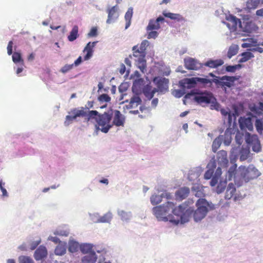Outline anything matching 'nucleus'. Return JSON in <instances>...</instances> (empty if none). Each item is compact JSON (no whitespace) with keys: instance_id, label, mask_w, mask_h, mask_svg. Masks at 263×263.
<instances>
[{"instance_id":"2eb2a0df","label":"nucleus","mask_w":263,"mask_h":263,"mask_svg":"<svg viewBox=\"0 0 263 263\" xmlns=\"http://www.w3.org/2000/svg\"><path fill=\"white\" fill-rule=\"evenodd\" d=\"M97 42L88 43L83 50L84 53H86L84 57L85 61L88 60L93 55V48L95 46Z\"/></svg>"},{"instance_id":"ddd939ff","label":"nucleus","mask_w":263,"mask_h":263,"mask_svg":"<svg viewBox=\"0 0 263 263\" xmlns=\"http://www.w3.org/2000/svg\"><path fill=\"white\" fill-rule=\"evenodd\" d=\"M108 18L106 21L107 24H110L119 17L118 6L116 5L108 9Z\"/></svg>"},{"instance_id":"a878e982","label":"nucleus","mask_w":263,"mask_h":263,"mask_svg":"<svg viewBox=\"0 0 263 263\" xmlns=\"http://www.w3.org/2000/svg\"><path fill=\"white\" fill-rule=\"evenodd\" d=\"M236 189L234 185L232 183H229L226 190L225 198L230 199L234 195Z\"/></svg>"},{"instance_id":"aec40b11","label":"nucleus","mask_w":263,"mask_h":263,"mask_svg":"<svg viewBox=\"0 0 263 263\" xmlns=\"http://www.w3.org/2000/svg\"><path fill=\"white\" fill-rule=\"evenodd\" d=\"M157 91L158 90L156 88L152 89V87L149 85H146L143 89V93L149 100H151L154 97Z\"/></svg>"},{"instance_id":"72a5a7b5","label":"nucleus","mask_w":263,"mask_h":263,"mask_svg":"<svg viewBox=\"0 0 263 263\" xmlns=\"http://www.w3.org/2000/svg\"><path fill=\"white\" fill-rule=\"evenodd\" d=\"M137 66L142 73L146 71V62L145 58L138 59Z\"/></svg>"},{"instance_id":"864d4df0","label":"nucleus","mask_w":263,"mask_h":263,"mask_svg":"<svg viewBox=\"0 0 263 263\" xmlns=\"http://www.w3.org/2000/svg\"><path fill=\"white\" fill-rule=\"evenodd\" d=\"M99 100L101 102H108L110 101V98L107 94H102L99 96Z\"/></svg>"},{"instance_id":"0eeeda50","label":"nucleus","mask_w":263,"mask_h":263,"mask_svg":"<svg viewBox=\"0 0 263 263\" xmlns=\"http://www.w3.org/2000/svg\"><path fill=\"white\" fill-rule=\"evenodd\" d=\"M227 20L228 21L227 26L232 31H236L237 28L239 27L243 31L247 32H251L250 29L247 28V26L249 25L248 24H247L246 27L243 29L240 20L234 15H230L227 17Z\"/></svg>"},{"instance_id":"680f3d73","label":"nucleus","mask_w":263,"mask_h":263,"mask_svg":"<svg viewBox=\"0 0 263 263\" xmlns=\"http://www.w3.org/2000/svg\"><path fill=\"white\" fill-rule=\"evenodd\" d=\"M41 240L34 241L31 242L30 244V249L31 250H34L37 246L40 243Z\"/></svg>"},{"instance_id":"f8f14e48","label":"nucleus","mask_w":263,"mask_h":263,"mask_svg":"<svg viewBox=\"0 0 263 263\" xmlns=\"http://www.w3.org/2000/svg\"><path fill=\"white\" fill-rule=\"evenodd\" d=\"M184 62L185 67L189 70H197L201 67L197 60L192 58L184 59Z\"/></svg>"},{"instance_id":"7c9ffc66","label":"nucleus","mask_w":263,"mask_h":263,"mask_svg":"<svg viewBox=\"0 0 263 263\" xmlns=\"http://www.w3.org/2000/svg\"><path fill=\"white\" fill-rule=\"evenodd\" d=\"M133 51L134 57L138 58V59L145 58L146 52H142L138 45L134 46L133 47Z\"/></svg>"},{"instance_id":"a211bd4d","label":"nucleus","mask_w":263,"mask_h":263,"mask_svg":"<svg viewBox=\"0 0 263 263\" xmlns=\"http://www.w3.org/2000/svg\"><path fill=\"white\" fill-rule=\"evenodd\" d=\"M217 158L220 165L226 166L228 164L227 152L226 151L221 150L218 152L217 155Z\"/></svg>"},{"instance_id":"6e6d98bb","label":"nucleus","mask_w":263,"mask_h":263,"mask_svg":"<svg viewBox=\"0 0 263 263\" xmlns=\"http://www.w3.org/2000/svg\"><path fill=\"white\" fill-rule=\"evenodd\" d=\"M13 42L10 41L9 42L7 46V53L9 55L12 54Z\"/></svg>"},{"instance_id":"39448f33","label":"nucleus","mask_w":263,"mask_h":263,"mask_svg":"<svg viewBox=\"0 0 263 263\" xmlns=\"http://www.w3.org/2000/svg\"><path fill=\"white\" fill-rule=\"evenodd\" d=\"M196 205L197 207V210L194 212L193 210L190 211L189 210L190 212H192L190 214H189V216L191 213H193L194 219L195 221L198 222L205 216L208 211V207L209 204L205 199L200 198L197 200Z\"/></svg>"},{"instance_id":"f704fd0d","label":"nucleus","mask_w":263,"mask_h":263,"mask_svg":"<svg viewBox=\"0 0 263 263\" xmlns=\"http://www.w3.org/2000/svg\"><path fill=\"white\" fill-rule=\"evenodd\" d=\"M241 58L239 60V63L246 62L254 57L253 54L251 52H245L241 54Z\"/></svg>"},{"instance_id":"4d7b16f0","label":"nucleus","mask_w":263,"mask_h":263,"mask_svg":"<svg viewBox=\"0 0 263 263\" xmlns=\"http://www.w3.org/2000/svg\"><path fill=\"white\" fill-rule=\"evenodd\" d=\"M158 36V32L156 31H152L147 34V38L148 39L153 38L155 39Z\"/></svg>"},{"instance_id":"a18cd8bd","label":"nucleus","mask_w":263,"mask_h":263,"mask_svg":"<svg viewBox=\"0 0 263 263\" xmlns=\"http://www.w3.org/2000/svg\"><path fill=\"white\" fill-rule=\"evenodd\" d=\"M227 182L226 181L220 182L216 189V192L218 194H220L224 191L226 189Z\"/></svg>"},{"instance_id":"de8ad7c7","label":"nucleus","mask_w":263,"mask_h":263,"mask_svg":"<svg viewBox=\"0 0 263 263\" xmlns=\"http://www.w3.org/2000/svg\"><path fill=\"white\" fill-rule=\"evenodd\" d=\"M259 3V0H249L247 2V7L249 9H255Z\"/></svg>"},{"instance_id":"bb28decb","label":"nucleus","mask_w":263,"mask_h":263,"mask_svg":"<svg viewBox=\"0 0 263 263\" xmlns=\"http://www.w3.org/2000/svg\"><path fill=\"white\" fill-rule=\"evenodd\" d=\"M190 193V189L188 187H182L179 189L176 195L177 197L179 198L180 199H183L185 198L189 195Z\"/></svg>"},{"instance_id":"dca6fc26","label":"nucleus","mask_w":263,"mask_h":263,"mask_svg":"<svg viewBox=\"0 0 263 263\" xmlns=\"http://www.w3.org/2000/svg\"><path fill=\"white\" fill-rule=\"evenodd\" d=\"M164 18L162 16L158 17L156 20H151L147 26V30H158L160 28V22H163Z\"/></svg>"},{"instance_id":"4468645a","label":"nucleus","mask_w":263,"mask_h":263,"mask_svg":"<svg viewBox=\"0 0 263 263\" xmlns=\"http://www.w3.org/2000/svg\"><path fill=\"white\" fill-rule=\"evenodd\" d=\"M208 170L205 172L204 177L205 179H210L213 176L214 170L216 167V163L213 159L211 160L208 164L206 166Z\"/></svg>"},{"instance_id":"393cba45","label":"nucleus","mask_w":263,"mask_h":263,"mask_svg":"<svg viewBox=\"0 0 263 263\" xmlns=\"http://www.w3.org/2000/svg\"><path fill=\"white\" fill-rule=\"evenodd\" d=\"M224 63L223 61L219 59L216 60H209L204 64V65L210 68H217L220 66H221Z\"/></svg>"},{"instance_id":"c9c22d12","label":"nucleus","mask_w":263,"mask_h":263,"mask_svg":"<svg viewBox=\"0 0 263 263\" xmlns=\"http://www.w3.org/2000/svg\"><path fill=\"white\" fill-rule=\"evenodd\" d=\"M80 246L75 241H71L69 243L68 251L71 253H74L78 251Z\"/></svg>"},{"instance_id":"c03bdc74","label":"nucleus","mask_w":263,"mask_h":263,"mask_svg":"<svg viewBox=\"0 0 263 263\" xmlns=\"http://www.w3.org/2000/svg\"><path fill=\"white\" fill-rule=\"evenodd\" d=\"M111 214L110 213H107L100 217L98 220L100 222H109L111 220Z\"/></svg>"},{"instance_id":"4be33fe9","label":"nucleus","mask_w":263,"mask_h":263,"mask_svg":"<svg viewBox=\"0 0 263 263\" xmlns=\"http://www.w3.org/2000/svg\"><path fill=\"white\" fill-rule=\"evenodd\" d=\"M163 15L167 18H170L171 20L177 21L179 22H184V18L180 14L173 13L171 12H163Z\"/></svg>"},{"instance_id":"8fccbe9b","label":"nucleus","mask_w":263,"mask_h":263,"mask_svg":"<svg viewBox=\"0 0 263 263\" xmlns=\"http://www.w3.org/2000/svg\"><path fill=\"white\" fill-rule=\"evenodd\" d=\"M249 154V149H242L240 152V160L241 161H243L246 160Z\"/></svg>"},{"instance_id":"ea45409f","label":"nucleus","mask_w":263,"mask_h":263,"mask_svg":"<svg viewBox=\"0 0 263 263\" xmlns=\"http://www.w3.org/2000/svg\"><path fill=\"white\" fill-rule=\"evenodd\" d=\"M80 249L83 254H88L90 252H95L92 251V247L89 244H83L80 246Z\"/></svg>"},{"instance_id":"cd10ccee","label":"nucleus","mask_w":263,"mask_h":263,"mask_svg":"<svg viewBox=\"0 0 263 263\" xmlns=\"http://www.w3.org/2000/svg\"><path fill=\"white\" fill-rule=\"evenodd\" d=\"M78 31V26L77 25L74 26L70 32L69 35L67 37L68 41L70 42H72L76 40L79 36Z\"/></svg>"},{"instance_id":"e433bc0d","label":"nucleus","mask_w":263,"mask_h":263,"mask_svg":"<svg viewBox=\"0 0 263 263\" xmlns=\"http://www.w3.org/2000/svg\"><path fill=\"white\" fill-rule=\"evenodd\" d=\"M12 61L15 63H21L22 65H24V60L22 58L21 54L18 52H14L12 54Z\"/></svg>"},{"instance_id":"7ed1b4c3","label":"nucleus","mask_w":263,"mask_h":263,"mask_svg":"<svg viewBox=\"0 0 263 263\" xmlns=\"http://www.w3.org/2000/svg\"><path fill=\"white\" fill-rule=\"evenodd\" d=\"M237 173L246 182L257 178L260 175L259 171L253 165H250L248 167L240 166L238 167Z\"/></svg>"},{"instance_id":"f3484780","label":"nucleus","mask_w":263,"mask_h":263,"mask_svg":"<svg viewBox=\"0 0 263 263\" xmlns=\"http://www.w3.org/2000/svg\"><path fill=\"white\" fill-rule=\"evenodd\" d=\"M47 255V251L45 247L40 246L34 252V258L36 260H40L46 257Z\"/></svg>"},{"instance_id":"4c0bfd02","label":"nucleus","mask_w":263,"mask_h":263,"mask_svg":"<svg viewBox=\"0 0 263 263\" xmlns=\"http://www.w3.org/2000/svg\"><path fill=\"white\" fill-rule=\"evenodd\" d=\"M238 51V47L237 45H233L231 46L228 50L227 56L229 59H231L233 56L236 55Z\"/></svg>"},{"instance_id":"bf43d9fd","label":"nucleus","mask_w":263,"mask_h":263,"mask_svg":"<svg viewBox=\"0 0 263 263\" xmlns=\"http://www.w3.org/2000/svg\"><path fill=\"white\" fill-rule=\"evenodd\" d=\"M97 35V29L96 28H92L88 33V35L89 37L96 36Z\"/></svg>"},{"instance_id":"412c9836","label":"nucleus","mask_w":263,"mask_h":263,"mask_svg":"<svg viewBox=\"0 0 263 263\" xmlns=\"http://www.w3.org/2000/svg\"><path fill=\"white\" fill-rule=\"evenodd\" d=\"M250 110L257 115H260L263 111V103L259 102L257 105L251 104L249 105Z\"/></svg>"},{"instance_id":"473e14b6","label":"nucleus","mask_w":263,"mask_h":263,"mask_svg":"<svg viewBox=\"0 0 263 263\" xmlns=\"http://www.w3.org/2000/svg\"><path fill=\"white\" fill-rule=\"evenodd\" d=\"M141 100L138 96H134L130 99V101L129 103V108H132L135 107H137L140 104Z\"/></svg>"},{"instance_id":"6e6552de","label":"nucleus","mask_w":263,"mask_h":263,"mask_svg":"<svg viewBox=\"0 0 263 263\" xmlns=\"http://www.w3.org/2000/svg\"><path fill=\"white\" fill-rule=\"evenodd\" d=\"M246 141L250 147H252L254 152L258 153L261 151V144L257 135H251L247 133L246 135Z\"/></svg>"},{"instance_id":"20e7f679","label":"nucleus","mask_w":263,"mask_h":263,"mask_svg":"<svg viewBox=\"0 0 263 263\" xmlns=\"http://www.w3.org/2000/svg\"><path fill=\"white\" fill-rule=\"evenodd\" d=\"M112 116H89L88 120L95 118L96 121L95 124L96 132L99 130L104 133H107L111 127V120Z\"/></svg>"},{"instance_id":"13d9d810","label":"nucleus","mask_w":263,"mask_h":263,"mask_svg":"<svg viewBox=\"0 0 263 263\" xmlns=\"http://www.w3.org/2000/svg\"><path fill=\"white\" fill-rule=\"evenodd\" d=\"M218 176H214L212 177L211 181H210V185L212 186H214L217 184L218 181Z\"/></svg>"},{"instance_id":"1a4fd4ad","label":"nucleus","mask_w":263,"mask_h":263,"mask_svg":"<svg viewBox=\"0 0 263 263\" xmlns=\"http://www.w3.org/2000/svg\"><path fill=\"white\" fill-rule=\"evenodd\" d=\"M154 82L156 83L158 88V91L165 92L168 88V79L163 77H156L154 79Z\"/></svg>"},{"instance_id":"49530a36","label":"nucleus","mask_w":263,"mask_h":263,"mask_svg":"<svg viewBox=\"0 0 263 263\" xmlns=\"http://www.w3.org/2000/svg\"><path fill=\"white\" fill-rule=\"evenodd\" d=\"M255 125L258 133L261 134L263 132V122L259 119H257Z\"/></svg>"},{"instance_id":"b1692460","label":"nucleus","mask_w":263,"mask_h":263,"mask_svg":"<svg viewBox=\"0 0 263 263\" xmlns=\"http://www.w3.org/2000/svg\"><path fill=\"white\" fill-rule=\"evenodd\" d=\"M237 165L234 164L232 166L230 167L228 172V178L229 180H231L233 177H234L235 180V182L236 183V178L237 177H240V176H238L237 174L238 170H236Z\"/></svg>"},{"instance_id":"423d86ee","label":"nucleus","mask_w":263,"mask_h":263,"mask_svg":"<svg viewBox=\"0 0 263 263\" xmlns=\"http://www.w3.org/2000/svg\"><path fill=\"white\" fill-rule=\"evenodd\" d=\"M171 211L174 215L176 216L177 217V219H175L173 218V216H172L171 218V220H168V221L175 223V224H178L180 222L181 223L187 222L189 220V214H190L192 212H190L189 210H187L185 212H184V208H183L181 205L175 208L174 206L173 208L171 209Z\"/></svg>"},{"instance_id":"c85d7f7f","label":"nucleus","mask_w":263,"mask_h":263,"mask_svg":"<svg viewBox=\"0 0 263 263\" xmlns=\"http://www.w3.org/2000/svg\"><path fill=\"white\" fill-rule=\"evenodd\" d=\"M66 251V243H59L54 250V253L57 255H63Z\"/></svg>"},{"instance_id":"69168bd1","label":"nucleus","mask_w":263,"mask_h":263,"mask_svg":"<svg viewBox=\"0 0 263 263\" xmlns=\"http://www.w3.org/2000/svg\"><path fill=\"white\" fill-rule=\"evenodd\" d=\"M82 62V57L81 56L79 57V58L74 61L73 66H77L80 65Z\"/></svg>"},{"instance_id":"58836bf2","label":"nucleus","mask_w":263,"mask_h":263,"mask_svg":"<svg viewBox=\"0 0 263 263\" xmlns=\"http://www.w3.org/2000/svg\"><path fill=\"white\" fill-rule=\"evenodd\" d=\"M118 214L123 220L127 221L130 219L132 217L130 212H127L123 210H119Z\"/></svg>"},{"instance_id":"774afa93","label":"nucleus","mask_w":263,"mask_h":263,"mask_svg":"<svg viewBox=\"0 0 263 263\" xmlns=\"http://www.w3.org/2000/svg\"><path fill=\"white\" fill-rule=\"evenodd\" d=\"M125 70H126V67H125V66L123 64H122L121 65V67H120V73L121 74H123L124 73V72H125Z\"/></svg>"},{"instance_id":"5fc2aeb1","label":"nucleus","mask_w":263,"mask_h":263,"mask_svg":"<svg viewBox=\"0 0 263 263\" xmlns=\"http://www.w3.org/2000/svg\"><path fill=\"white\" fill-rule=\"evenodd\" d=\"M78 116H66V119L65 121V124L68 125L72 121L75 120Z\"/></svg>"},{"instance_id":"5701e85b","label":"nucleus","mask_w":263,"mask_h":263,"mask_svg":"<svg viewBox=\"0 0 263 263\" xmlns=\"http://www.w3.org/2000/svg\"><path fill=\"white\" fill-rule=\"evenodd\" d=\"M97 259L95 252H90L82 258V263H95Z\"/></svg>"},{"instance_id":"f03ea898","label":"nucleus","mask_w":263,"mask_h":263,"mask_svg":"<svg viewBox=\"0 0 263 263\" xmlns=\"http://www.w3.org/2000/svg\"><path fill=\"white\" fill-rule=\"evenodd\" d=\"M174 204L172 202H167L162 205L156 206L153 208V212L155 216L159 220L168 221L171 220L172 215H167L173 208Z\"/></svg>"},{"instance_id":"79ce46f5","label":"nucleus","mask_w":263,"mask_h":263,"mask_svg":"<svg viewBox=\"0 0 263 263\" xmlns=\"http://www.w3.org/2000/svg\"><path fill=\"white\" fill-rule=\"evenodd\" d=\"M162 196L158 195H153L151 197V202L153 205H156L162 201Z\"/></svg>"},{"instance_id":"052dcab7","label":"nucleus","mask_w":263,"mask_h":263,"mask_svg":"<svg viewBox=\"0 0 263 263\" xmlns=\"http://www.w3.org/2000/svg\"><path fill=\"white\" fill-rule=\"evenodd\" d=\"M198 82H200L203 84H208L211 83V81L206 78H197Z\"/></svg>"},{"instance_id":"9b49d317","label":"nucleus","mask_w":263,"mask_h":263,"mask_svg":"<svg viewBox=\"0 0 263 263\" xmlns=\"http://www.w3.org/2000/svg\"><path fill=\"white\" fill-rule=\"evenodd\" d=\"M238 121L241 129L245 130H248L249 131H252L253 130V126L250 116L247 118L240 116Z\"/></svg>"},{"instance_id":"09e8293b","label":"nucleus","mask_w":263,"mask_h":263,"mask_svg":"<svg viewBox=\"0 0 263 263\" xmlns=\"http://www.w3.org/2000/svg\"><path fill=\"white\" fill-rule=\"evenodd\" d=\"M18 260L20 263H34L31 258L25 256H21L19 257Z\"/></svg>"},{"instance_id":"2f4dec72","label":"nucleus","mask_w":263,"mask_h":263,"mask_svg":"<svg viewBox=\"0 0 263 263\" xmlns=\"http://www.w3.org/2000/svg\"><path fill=\"white\" fill-rule=\"evenodd\" d=\"M133 8H128L124 16L125 20L126 21L125 29H127L130 25L131 19L133 16Z\"/></svg>"},{"instance_id":"9d476101","label":"nucleus","mask_w":263,"mask_h":263,"mask_svg":"<svg viewBox=\"0 0 263 263\" xmlns=\"http://www.w3.org/2000/svg\"><path fill=\"white\" fill-rule=\"evenodd\" d=\"M236 80L235 77L224 76L219 78V80L214 79V82L219 84L220 86L230 87L233 85L234 81Z\"/></svg>"},{"instance_id":"603ef678","label":"nucleus","mask_w":263,"mask_h":263,"mask_svg":"<svg viewBox=\"0 0 263 263\" xmlns=\"http://www.w3.org/2000/svg\"><path fill=\"white\" fill-rule=\"evenodd\" d=\"M148 41L147 40H144L141 42L139 48L141 50L142 52H145L146 47L148 45Z\"/></svg>"},{"instance_id":"338daca9","label":"nucleus","mask_w":263,"mask_h":263,"mask_svg":"<svg viewBox=\"0 0 263 263\" xmlns=\"http://www.w3.org/2000/svg\"><path fill=\"white\" fill-rule=\"evenodd\" d=\"M126 85V84H122L121 85H120V86L119 87V91L121 92H123L125 91L127 89V88L125 87Z\"/></svg>"},{"instance_id":"6ab92c4d","label":"nucleus","mask_w":263,"mask_h":263,"mask_svg":"<svg viewBox=\"0 0 263 263\" xmlns=\"http://www.w3.org/2000/svg\"><path fill=\"white\" fill-rule=\"evenodd\" d=\"M93 101H88L85 107H81L80 109L74 110V115H87L89 109L93 107Z\"/></svg>"},{"instance_id":"c756f323","label":"nucleus","mask_w":263,"mask_h":263,"mask_svg":"<svg viewBox=\"0 0 263 263\" xmlns=\"http://www.w3.org/2000/svg\"><path fill=\"white\" fill-rule=\"evenodd\" d=\"M197 82V78H191L184 79L183 84L184 87L191 88L194 87Z\"/></svg>"},{"instance_id":"f257e3e1","label":"nucleus","mask_w":263,"mask_h":263,"mask_svg":"<svg viewBox=\"0 0 263 263\" xmlns=\"http://www.w3.org/2000/svg\"><path fill=\"white\" fill-rule=\"evenodd\" d=\"M184 99V104L187 99L193 100L202 106L211 104V108L216 110H220L222 115H239L242 113L244 109L243 104L240 103L233 104L231 106V109H221L220 105L216 102L213 94L206 91L197 92L195 90H192L191 92L186 94Z\"/></svg>"},{"instance_id":"37998d69","label":"nucleus","mask_w":263,"mask_h":263,"mask_svg":"<svg viewBox=\"0 0 263 263\" xmlns=\"http://www.w3.org/2000/svg\"><path fill=\"white\" fill-rule=\"evenodd\" d=\"M124 120V118L123 116H115L113 120V123L117 126H123Z\"/></svg>"},{"instance_id":"3c124183","label":"nucleus","mask_w":263,"mask_h":263,"mask_svg":"<svg viewBox=\"0 0 263 263\" xmlns=\"http://www.w3.org/2000/svg\"><path fill=\"white\" fill-rule=\"evenodd\" d=\"M73 67V64H66L60 69V71L63 73H65L70 70Z\"/></svg>"},{"instance_id":"e2e57ef3","label":"nucleus","mask_w":263,"mask_h":263,"mask_svg":"<svg viewBox=\"0 0 263 263\" xmlns=\"http://www.w3.org/2000/svg\"><path fill=\"white\" fill-rule=\"evenodd\" d=\"M236 68H237L236 65H235V66H230H230H228L226 67V70L228 72H233L236 70Z\"/></svg>"},{"instance_id":"0e129e2a","label":"nucleus","mask_w":263,"mask_h":263,"mask_svg":"<svg viewBox=\"0 0 263 263\" xmlns=\"http://www.w3.org/2000/svg\"><path fill=\"white\" fill-rule=\"evenodd\" d=\"M161 195L162 196V198H166L167 199H171L172 197L171 193L166 192L162 193Z\"/></svg>"},{"instance_id":"a19ab883","label":"nucleus","mask_w":263,"mask_h":263,"mask_svg":"<svg viewBox=\"0 0 263 263\" xmlns=\"http://www.w3.org/2000/svg\"><path fill=\"white\" fill-rule=\"evenodd\" d=\"M221 144V139L220 137L216 138L213 142L212 143V151L215 153Z\"/></svg>"}]
</instances>
